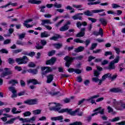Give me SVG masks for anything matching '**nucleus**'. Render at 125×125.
Here are the masks:
<instances>
[{"label":"nucleus","mask_w":125,"mask_h":125,"mask_svg":"<svg viewBox=\"0 0 125 125\" xmlns=\"http://www.w3.org/2000/svg\"><path fill=\"white\" fill-rule=\"evenodd\" d=\"M28 71L29 73H30V74H32L33 75H37V74H38V69H30Z\"/></svg>","instance_id":"c756f323"},{"label":"nucleus","mask_w":125,"mask_h":125,"mask_svg":"<svg viewBox=\"0 0 125 125\" xmlns=\"http://www.w3.org/2000/svg\"><path fill=\"white\" fill-rule=\"evenodd\" d=\"M41 43L42 45V46H43V47L44 46V45H46V43H47V42H46V41L44 40H42L41 41Z\"/></svg>","instance_id":"603ef678"},{"label":"nucleus","mask_w":125,"mask_h":125,"mask_svg":"<svg viewBox=\"0 0 125 125\" xmlns=\"http://www.w3.org/2000/svg\"><path fill=\"white\" fill-rule=\"evenodd\" d=\"M54 75L50 74L47 76V83H50L53 81Z\"/></svg>","instance_id":"aec40b11"},{"label":"nucleus","mask_w":125,"mask_h":125,"mask_svg":"<svg viewBox=\"0 0 125 125\" xmlns=\"http://www.w3.org/2000/svg\"><path fill=\"white\" fill-rule=\"evenodd\" d=\"M97 43H93L91 44V47H90V50H93L95 48H96V46H97Z\"/></svg>","instance_id":"4c0bfd02"},{"label":"nucleus","mask_w":125,"mask_h":125,"mask_svg":"<svg viewBox=\"0 0 125 125\" xmlns=\"http://www.w3.org/2000/svg\"><path fill=\"white\" fill-rule=\"evenodd\" d=\"M90 40L87 39L85 41H84V43H85V47H87L88 45L90 44Z\"/></svg>","instance_id":"c03bdc74"},{"label":"nucleus","mask_w":125,"mask_h":125,"mask_svg":"<svg viewBox=\"0 0 125 125\" xmlns=\"http://www.w3.org/2000/svg\"><path fill=\"white\" fill-rule=\"evenodd\" d=\"M10 108L8 107L4 109H2V111H3V112H5L6 113H9L10 112Z\"/></svg>","instance_id":"680f3d73"},{"label":"nucleus","mask_w":125,"mask_h":125,"mask_svg":"<svg viewBox=\"0 0 125 125\" xmlns=\"http://www.w3.org/2000/svg\"><path fill=\"white\" fill-rule=\"evenodd\" d=\"M36 121V117H32V118L30 119H24L23 124L24 123H33L34 122Z\"/></svg>","instance_id":"f3484780"},{"label":"nucleus","mask_w":125,"mask_h":125,"mask_svg":"<svg viewBox=\"0 0 125 125\" xmlns=\"http://www.w3.org/2000/svg\"><path fill=\"white\" fill-rule=\"evenodd\" d=\"M23 26L24 27H26V28H32L34 26V25H30V24H28L27 23H23Z\"/></svg>","instance_id":"338daca9"},{"label":"nucleus","mask_w":125,"mask_h":125,"mask_svg":"<svg viewBox=\"0 0 125 125\" xmlns=\"http://www.w3.org/2000/svg\"><path fill=\"white\" fill-rule=\"evenodd\" d=\"M29 83H33L34 85H36V84H40V83L36 79H29L27 81V84H29Z\"/></svg>","instance_id":"a211bd4d"},{"label":"nucleus","mask_w":125,"mask_h":125,"mask_svg":"<svg viewBox=\"0 0 125 125\" xmlns=\"http://www.w3.org/2000/svg\"><path fill=\"white\" fill-rule=\"evenodd\" d=\"M64 22V20H62L61 21L58 22L57 23L55 24V27H57L58 28V27H60V26Z\"/></svg>","instance_id":"49530a36"},{"label":"nucleus","mask_w":125,"mask_h":125,"mask_svg":"<svg viewBox=\"0 0 125 125\" xmlns=\"http://www.w3.org/2000/svg\"><path fill=\"white\" fill-rule=\"evenodd\" d=\"M85 28H83L81 29L80 32L76 34V38H83L85 35Z\"/></svg>","instance_id":"9b49d317"},{"label":"nucleus","mask_w":125,"mask_h":125,"mask_svg":"<svg viewBox=\"0 0 125 125\" xmlns=\"http://www.w3.org/2000/svg\"><path fill=\"white\" fill-rule=\"evenodd\" d=\"M112 6L113 8H118V7H121V6L118 5L116 3L112 4Z\"/></svg>","instance_id":"774afa93"},{"label":"nucleus","mask_w":125,"mask_h":125,"mask_svg":"<svg viewBox=\"0 0 125 125\" xmlns=\"http://www.w3.org/2000/svg\"><path fill=\"white\" fill-rule=\"evenodd\" d=\"M84 50V47L80 46L78 48H76L74 50V52L76 53H79V52H82Z\"/></svg>","instance_id":"412c9836"},{"label":"nucleus","mask_w":125,"mask_h":125,"mask_svg":"<svg viewBox=\"0 0 125 125\" xmlns=\"http://www.w3.org/2000/svg\"><path fill=\"white\" fill-rule=\"evenodd\" d=\"M29 3H32L33 4H40L42 3V1L37 0H28Z\"/></svg>","instance_id":"b1692460"},{"label":"nucleus","mask_w":125,"mask_h":125,"mask_svg":"<svg viewBox=\"0 0 125 125\" xmlns=\"http://www.w3.org/2000/svg\"><path fill=\"white\" fill-rule=\"evenodd\" d=\"M120 119L121 118H120V117H116L112 119H111L110 122H111L112 123H114V122H118V121H120Z\"/></svg>","instance_id":"37998d69"},{"label":"nucleus","mask_w":125,"mask_h":125,"mask_svg":"<svg viewBox=\"0 0 125 125\" xmlns=\"http://www.w3.org/2000/svg\"><path fill=\"white\" fill-rule=\"evenodd\" d=\"M88 20L91 21L92 23H95L97 21V20L96 19L92 18H88Z\"/></svg>","instance_id":"052dcab7"},{"label":"nucleus","mask_w":125,"mask_h":125,"mask_svg":"<svg viewBox=\"0 0 125 125\" xmlns=\"http://www.w3.org/2000/svg\"><path fill=\"white\" fill-rule=\"evenodd\" d=\"M107 110L108 113H113V112H114V109L110 106H107Z\"/></svg>","instance_id":"0e129e2a"},{"label":"nucleus","mask_w":125,"mask_h":125,"mask_svg":"<svg viewBox=\"0 0 125 125\" xmlns=\"http://www.w3.org/2000/svg\"><path fill=\"white\" fill-rule=\"evenodd\" d=\"M72 19H73V20H82V19H83V18H82V16H79L78 14L72 16Z\"/></svg>","instance_id":"7c9ffc66"},{"label":"nucleus","mask_w":125,"mask_h":125,"mask_svg":"<svg viewBox=\"0 0 125 125\" xmlns=\"http://www.w3.org/2000/svg\"><path fill=\"white\" fill-rule=\"evenodd\" d=\"M54 6L56 8H61V7H62V4H58L57 2H55V4H54Z\"/></svg>","instance_id":"09e8293b"},{"label":"nucleus","mask_w":125,"mask_h":125,"mask_svg":"<svg viewBox=\"0 0 125 125\" xmlns=\"http://www.w3.org/2000/svg\"><path fill=\"white\" fill-rule=\"evenodd\" d=\"M111 76H112L111 73H107L103 76L102 79H101L100 81V83H99V85H101V83H102L104 82V81H105L107 78H111Z\"/></svg>","instance_id":"ddd939ff"},{"label":"nucleus","mask_w":125,"mask_h":125,"mask_svg":"<svg viewBox=\"0 0 125 125\" xmlns=\"http://www.w3.org/2000/svg\"><path fill=\"white\" fill-rule=\"evenodd\" d=\"M100 1H97L95 2H89L87 3L88 5H94L96 4H99L100 3Z\"/></svg>","instance_id":"c9c22d12"},{"label":"nucleus","mask_w":125,"mask_h":125,"mask_svg":"<svg viewBox=\"0 0 125 125\" xmlns=\"http://www.w3.org/2000/svg\"><path fill=\"white\" fill-rule=\"evenodd\" d=\"M73 42H77V43H84V41L80 39V38L75 39L73 40Z\"/></svg>","instance_id":"2f4dec72"},{"label":"nucleus","mask_w":125,"mask_h":125,"mask_svg":"<svg viewBox=\"0 0 125 125\" xmlns=\"http://www.w3.org/2000/svg\"><path fill=\"white\" fill-rule=\"evenodd\" d=\"M10 43H11V39H6L3 42V44L4 45L9 44Z\"/></svg>","instance_id":"79ce46f5"},{"label":"nucleus","mask_w":125,"mask_h":125,"mask_svg":"<svg viewBox=\"0 0 125 125\" xmlns=\"http://www.w3.org/2000/svg\"><path fill=\"white\" fill-rule=\"evenodd\" d=\"M56 67H53L52 69L50 67H41L42 71H43L42 75H46L47 73L52 72L53 70H56Z\"/></svg>","instance_id":"0eeeda50"},{"label":"nucleus","mask_w":125,"mask_h":125,"mask_svg":"<svg viewBox=\"0 0 125 125\" xmlns=\"http://www.w3.org/2000/svg\"><path fill=\"white\" fill-rule=\"evenodd\" d=\"M108 55H113V52L111 51L105 52L104 56H108Z\"/></svg>","instance_id":"e2e57ef3"},{"label":"nucleus","mask_w":125,"mask_h":125,"mask_svg":"<svg viewBox=\"0 0 125 125\" xmlns=\"http://www.w3.org/2000/svg\"><path fill=\"white\" fill-rule=\"evenodd\" d=\"M99 97H100V95H99V94H97L92 97H90L86 100V101H88V102H89V103H91V104H96V103H95V100L94 99Z\"/></svg>","instance_id":"1a4fd4ad"},{"label":"nucleus","mask_w":125,"mask_h":125,"mask_svg":"<svg viewBox=\"0 0 125 125\" xmlns=\"http://www.w3.org/2000/svg\"><path fill=\"white\" fill-rule=\"evenodd\" d=\"M55 52H56V51H55V50H52L51 51L49 52L48 53V55L49 56H52L54 55V54H55Z\"/></svg>","instance_id":"6e6d98bb"},{"label":"nucleus","mask_w":125,"mask_h":125,"mask_svg":"<svg viewBox=\"0 0 125 125\" xmlns=\"http://www.w3.org/2000/svg\"><path fill=\"white\" fill-rule=\"evenodd\" d=\"M99 21L101 23V24L103 25V26H106V25H107V23H108V22L107 21V20H106V19L103 18L100 19Z\"/></svg>","instance_id":"393cba45"},{"label":"nucleus","mask_w":125,"mask_h":125,"mask_svg":"<svg viewBox=\"0 0 125 125\" xmlns=\"http://www.w3.org/2000/svg\"><path fill=\"white\" fill-rule=\"evenodd\" d=\"M26 36V33H24L19 35V39L20 40H22V39H24L25 36Z\"/></svg>","instance_id":"864d4df0"},{"label":"nucleus","mask_w":125,"mask_h":125,"mask_svg":"<svg viewBox=\"0 0 125 125\" xmlns=\"http://www.w3.org/2000/svg\"><path fill=\"white\" fill-rule=\"evenodd\" d=\"M110 92H114L117 93V92H122V89L121 88H112L110 89Z\"/></svg>","instance_id":"4be33fe9"},{"label":"nucleus","mask_w":125,"mask_h":125,"mask_svg":"<svg viewBox=\"0 0 125 125\" xmlns=\"http://www.w3.org/2000/svg\"><path fill=\"white\" fill-rule=\"evenodd\" d=\"M53 45L56 49H60L63 46V44L62 43H54Z\"/></svg>","instance_id":"bb28decb"},{"label":"nucleus","mask_w":125,"mask_h":125,"mask_svg":"<svg viewBox=\"0 0 125 125\" xmlns=\"http://www.w3.org/2000/svg\"><path fill=\"white\" fill-rule=\"evenodd\" d=\"M23 103H24V104H27V105H35L38 104V99H34L27 100L25 101Z\"/></svg>","instance_id":"6e6552de"},{"label":"nucleus","mask_w":125,"mask_h":125,"mask_svg":"<svg viewBox=\"0 0 125 125\" xmlns=\"http://www.w3.org/2000/svg\"><path fill=\"white\" fill-rule=\"evenodd\" d=\"M8 89L11 92H17L16 90L15 89V87L13 86H10L8 87Z\"/></svg>","instance_id":"a18cd8bd"},{"label":"nucleus","mask_w":125,"mask_h":125,"mask_svg":"<svg viewBox=\"0 0 125 125\" xmlns=\"http://www.w3.org/2000/svg\"><path fill=\"white\" fill-rule=\"evenodd\" d=\"M62 38L61 35L55 34L53 37L50 38V41H56L57 40H58V39H61Z\"/></svg>","instance_id":"5701e85b"},{"label":"nucleus","mask_w":125,"mask_h":125,"mask_svg":"<svg viewBox=\"0 0 125 125\" xmlns=\"http://www.w3.org/2000/svg\"><path fill=\"white\" fill-rule=\"evenodd\" d=\"M33 113L34 115H40V114L42 113V110L37 109V110H34L33 111Z\"/></svg>","instance_id":"58836bf2"},{"label":"nucleus","mask_w":125,"mask_h":125,"mask_svg":"<svg viewBox=\"0 0 125 125\" xmlns=\"http://www.w3.org/2000/svg\"><path fill=\"white\" fill-rule=\"evenodd\" d=\"M29 61L28 57L26 56H23L22 58H16V62L18 63L19 65L22 64H26L27 62Z\"/></svg>","instance_id":"39448f33"},{"label":"nucleus","mask_w":125,"mask_h":125,"mask_svg":"<svg viewBox=\"0 0 125 125\" xmlns=\"http://www.w3.org/2000/svg\"><path fill=\"white\" fill-rule=\"evenodd\" d=\"M119 61H120V56L118 55L116 56L115 59L111 61L107 67H106V69L107 70H115L116 69V66H115V64L116 63H119Z\"/></svg>","instance_id":"7ed1b4c3"},{"label":"nucleus","mask_w":125,"mask_h":125,"mask_svg":"<svg viewBox=\"0 0 125 125\" xmlns=\"http://www.w3.org/2000/svg\"><path fill=\"white\" fill-rule=\"evenodd\" d=\"M113 49L116 51V52L118 54V55H119L120 53L121 52V50L120 49V48H118V47H114Z\"/></svg>","instance_id":"8fccbe9b"},{"label":"nucleus","mask_w":125,"mask_h":125,"mask_svg":"<svg viewBox=\"0 0 125 125\" xmlns=\"http://www.w3.org/2000/svg\"><path fill=\"white\" fill-rule=\"evenodd\" d=\"M51 95L52 96H53L54 95H58V96H62V94L60 93V92L58 91V92H54V93H50Z\"/></svg>","instance_id":"ea45409f"},{"label":"nucleus","mask_w":125,"mask_h":125,"mask_svg":"<svg viewBox=\"0 0 125 125\" xmlns=\"http://www.w3.org/2000/svg\"><path fill=\"white\" fill-rule=\"evenodd\" d=\"M50 36V34H48L46 31H44L41 33V38H47Z\"/></svg>","instance_id":"c85d7f7f"},{"label":"nucleus","mask_w":125,"mask_h":125,"mask_svg":"<svg viewBox=\"0 0 125 125\" xmlns=\"http://www.w3.org/2000/svg\"><path fill=\"white\" fill-rule=\"evenodd\" d=\"M73 7H74V8H76L77 9H79V8H82L83 7V5L73 4Z\"/></svg>","instance_id":"4d7b16f0"},{"label":"nucleus","mask_w":125,"mask_h":125,"mask_svg":"<svg viewBox=\"0 0 125 125\" xmlns=\"http://www.w3.org/2000/svg\"><path fill=\"white\" fill-rule=\"evenodd\" d=\"M103 11H105L104 9H96L93 10L91 11L89 10H86L83 12L84 15L86 16H93V13H100V12H103Z\"/></svg>","instance_id":"20e7f679"},{"label":"nucleus","mask_w":125,"mask_h":125,"mask_svg":"<svg viewBox=\"0 0 125 125\" xmlns=\"http://www.w3.org/2000/svg\"><path fill=\"white\" fill-rule=\"evenodd\" d=\"M22 49H17V50H14L13 51V53H15V54H17V53H19V52H22Z\"/></svg>","instance_id":"69168bd1"},{"label":"nucleus","mask_w":125,"mask_h":125,"mask_svg":"<svg viewBox=\"0 0 125 125\" xmlns=\"http://www.w3.org/2000/svg\"><path fill=\"white\" fill-rule=\"evenodd\" d=\"M83 58V56H80L76 57H70L69 56H66L64 58V60L66 61L65 62V66L67 68H69L70 67V65L72 64V62L73 61L76 59V60H81Z\"/></svg>","instance_id":"f03ea898"},{"label":"nucleus","mask_w":125,"mask_h":125,"mask_svg":"<svg viewBox=\"0 0 125 125\" xmlns=\"http://www.w3.org/2000/svg\"><path fill=\"white\" fill-rule=\"evenodd\" d=\"M35 48L36 49H43V47L42 45L40 44V43H36V45H35Z\"/></svg>","instance_id":"72a5a7b5"},{"label":"nucleus","mask_w":125,"mask_h":125,"mask_svg":"<svg viewBox=\"0 0 125 125\" xmlns=\"http://www.w3.org/2000/svg\"><path fill=\"white\" fill-rule=\"evenodd\" d=\"M0 53H5V54H8V50L7 49L5 48H2L0 50Z\"/></svg>","instance_id":"de8ad7c7"},{"label":"nucleus","mask_w":125,"mask_h":125,"mask_svg":"<svg viewBox=\"0 0 125 125\" xmlns=\"http://www.w3.org/2000/svg\"><path fill=\"white\" fill-rule=\"evenodd\" d=\"M93 34L94 36H96V37L101 36L102 37H103V29L101 28L99 29V32L94 31Z\"/></svg>","instance_id":"2eb2a0df"},{"label":"nucleus","mask_w":125,"mask_h":125,"mask_svg":"<svg viewBox=\"0 0 125 125\" xmlns=\"http://www.w3.org/2000/svg\"><path fill=\"white\" fill-rule=\"evenodd\" d=\"M95 59V57H93V56H90L88 58V62H91L92 60Z\"/></svg>","instance_id":"bf43d9fd"},{"label":"nucleus","mask_w":125,"mask_h":125,"mask_svg":"<svg viewBox=\"0 0 125 125\" xmlns=\"http://www.w3.org/2000/svg\"><path fill=\"white\" fill-rule=\"evenodd\" d=\"M56 104L55 106H50L49 108L50 111H54V112H58L59 114H62L63 113H67L70 115V116H79L82 117L83 116V112H80L81 109L78 108L74 111H72V109L65 108L61 109V104L59 103H54Z\"/></svg>","instance_id":"f257e3e1"},{"label":"nucleus","mask_w":125,"mask_h":125,"mask_svg":"<svg viewBox=\"0 0 125 125\" xmlns=\"http://www.w3.org/2000/svg\"><path fill=\"white\" fill-rule=\"evenodd\" d=\"M18 83V81L17 80H12L9 81L8 84H12V85H15L16 84Z\"/></svg>","instance_id":"473e14b6"},{"label":"nucleus","mask_w":125,"mask_h":125,"mask_svg":"<svg viewBox=\"0 0 125 125\" xmlns=\"http://www.w3.org/2000/svg\"><path fill=\"white\" fill-rule=\"evenodd\" d=\"M117 110L123 111L125 109V103H119L118 105L116 106Z\"/></svg>","instance_id":"f8f14e48"},{"label":"nucleus","mask_w":125,"mask_h":125,"mask_svg":"<svg viewBox=\"0 0 125 125\" xmlns=\"http://www.w3.org/2000/svg\"><path fill=\"white\" fill-rule=\"evenodd\" d=\"M46 24H47V25H51V24H53V22L49 20H42L41 24L42 25V26H46Z\"/></svg>","instance_id":"6ab92c4d"},{"label":"nucleus","mask_w":125,"mask_h":125,"mask_svg":"<svg viewBox=\"0 0 125 125\" xmlns=\"http://www.w3.org/2000/svg\"><path fill=\"white\" fill-rule=\"evenodd\" d=\"M94 75L95 77L99 78V75H100V73L97 70H95L94 72Z\"/></svg>","instance_id":"13d9d810"},{"label":"nucleus","mask_w":125,"mask_h":125,"mask_svg":"<svg viewBox=\"0 0 125 125\" xmlns=\"http://www.w3.org/2000/svg\"><path fill=\"white\" fill-rule=\"evenodd\" d=\"M51 121H60V123H63L64 120V118L63 117V116L61 115L57 117H53L51 118Z\"/></svg>","instance_id":"4468645a"},{"label":"nucleus","mask_w":125,"mask_h":125,"mask_svg":"<svg viewBox=\"0 0 125 125\" xmlns=\"http://www.w3.org/2000/svg\"><path fill=\"white\" fill-rule=\"evenodd\" d=\"M69 28H70L69 26H67V25L64 24L63 26L61 27L60 31V32H65V31L69 30Z\"/></svg>","instance_id":"a878e982"},{"label":"nucleus","mask_w":125,"mask_h":125,"mask_svg":"<svg viewBox=\"0 0 125 125\" xmlns=\"http://www.w3.org/2000/svg\"><path fill=\"white\" fill-rule=\"evenodd\" d=\"M104 111H105V109L102 108V107H98L94 110V112H96L92 114L91 117H94V116H96V115H98V114H100L101 115H104Z\"/></svg>","instance_id":"423d86ee"},{"label":"nucleus","mask_w":125,"mask_h":125,"mask_svg":"<svg viewBox=\"0 0 125 125\" xmlns=\"http://www.w3.org/2000/svg\"><path fill=\"white\" fill-rule=\"evenodd\" d=\"M8 61L9 64H10L11 65H12V64H14V63H15V61L13 58H9L8 59Z\"/></svg>","instance_id":"a19ab883"},{"label":"nucleus","mask_w":125,"mask_h":125,"mask_svg":"<svg viewBox=\"0 0 125 125\" xmlns=\"http://www.w3.org/2000/svg\"><path fill=\"white\" fill-rule=\"evenodd\" d=\"M31 114L30 111H26L23 113V116L24 117H29V116H31Z\"/></svg>","instance_id":"5fc2aeb1"},{"label":"nucleus","mask_w":125,"mask_h":125,"mask_svg":"<svg viewBox=\"0 0 125 125\" xmlns=\"http://www.w3.org/2000/svg\"><path fill=\"white\" fill-rule=\"evenodd\" d=\"M92 82L93 83H100V79H99V77H93L92 78Z\"/></svg>","instance_id":"f704fd0d"},{"label":"nucleus","mask_w":125,"mask_h":125,"mask_svg":"<svg viewBox=\"0 0 125 125\" xmlns=\"http://www.w3.org/2000/svg\"><path fill=\"white\" fill-rule=\"evenodd\" d=\"M56 62V58H52L50 60L46 62V65H53Z\"/></svg>","instance_id":"dca6fc26"},{"label":"nucleus","mask_w":125,"mask_h":125,"mask_svg":"<svg viewBox=\"0 0 125 125\" xmlns=\"http://www.w3.org/2000/svg\"><path fill=\"white\" fill-rule=\"evenodd\" d=\"M16 44H18V45H21L22 46H23L25 45V44H26V43L25 42L18 40L16 42Z\"/></svg>","instance_id":"e433bc0d"},{"label":"nucleus","mask_w":125,"mask_h":125,"mask_svg":"<svg viewBox=\"0 0 125 125\" xmlns=\"http://www.w3.org/2000/svg\"><path fill=\"white\" fill-rule=\"evenodd\" d=\"M16 120H17V118H12L10 120H8L6 123H5V124L12 125V124H13V123H14V121H16Z\"/></svg>","instance_id":"cd10ccee"},{"label":"nucleus","mask_w":125,"mask_h":125,"mask_svg":"<svg viewBox=\"0 0 125 125\" xmlns=\"http://www.w3.org/2000/svg\"><path fill=\"white\" fill-rule=\"evenodd\" d=\"M4 71H5V72H3L0 75L1 78H4V77H6V76H9V75H11V74H12V71L8 68H5Z\"/></svg>","instance_id":"9d476101"},{"label":"nucleus","mask_w":125,"mask_h":125,"mask_svg":"<svg viewBox=\"0 0 125 125\" xmlns=\"http://www.w3.org/2000/svg\"><path fill=\"white\" fill-rule=\"evenodd\" d=\"M69 125H83V123L81 122H75L70 124Z\"/></svg>","instance_id":"3c124183"}]
</instances>
